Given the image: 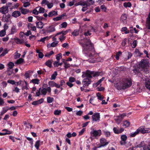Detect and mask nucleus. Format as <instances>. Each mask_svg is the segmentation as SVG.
<instances>
[{
    "mask_svg": "<svg viewBox=\"0 0 150 150\" xmlns=\"http://www.w3.org/2000/svg\"><path fill=\"white\" fill-rule=\"evenodd\" d=\"M91 135H93L94 137L97 136H100L101 134V131L100 129H98V130H93L91 132Z\"/></svg>",
    "mask_w": 150,
    "mask_h": 150,
    "instance_id": "nucleus-7",
    "label": "nucleus"
},
{
    "mask_svg": "<svg viewBox=\"0 0 150 150\" xmlns=\"http://www.w3.org/2000/svg\"><path fill=\"white\" fill-rule=\"evenodd\" d=\"M44 99L41 98L38 101H34L32 103H42L43 102Z\"/></svg>",
    "mask_w": 150,
    "mask_h": 150,
    "instance_id": "nucleus-46",
    "label": "nucleus"
},
{
    "mask_svg": "<svg viewBox=\"0 0 150 150\" xmlns=\"http://www.w3.org/2000/svg\"><path fill=\"white\" fill-rule=\"evenodd\" d=\"M23 106H12L11 107L8 106H7L8 110H14L16 109L18 107H21Z\"/></svg>",
    "mask_w": 150,
    "mask_h": 150,
    "instance_id": "nucleus-27",
    "label": "nucleus"
},
{
    "mask_svg": "<svg viewBox=\"0 0 150 150\" xmlns=\"http://www.w3.org/2000/svg\"><path fill=\"white\" fill-rule=\"evenodd\" d=\"M26 138L29 141H30V144L31 145H33V139L32 138H30L28 137H26Z\"/></svg>",
    "mask_w": 150,
    "mask_h": 150,
    "instance_id": "nucleus-53",
    "label": "nucleus"
},
{
    "mask_svg": "<svg viewBox=\"0 0 150 150\" xmlns=\"http://www.w3.org/2000/svg\"><path fill=\"white\" fill-rule=\"evenodd\" d=\"M66 16V13H64L62 15L57 17L56 18H53V20L54 21H57L59 20H60L64 18V17Z\"/></svg>",
    "mask_w": 150,
    "mask_h": 150,
    "instance_id": "nucleus-16",
    "label": "nucleus"
},
{
    "mask_svg": "<svg viewBox=\"0 0 150 150\" xmlns=\"http://www.w3.org/2000/svg\"><path fill=\"white\" fill-rule=\"evenodd\" d=\"M149 62L147 60L143 59L139 62L138 65L144 72L148 73L149 70Z\"/></svg>",
    "mask_w": 150,
    "mask_h": 150,
    "instance_id": "nucleus-2",
    "label": "nucleus"
},
{
    "mask_svg": "<svg viewBox=\"0 0 150 150\" xmlns=\"http://www.w3.org/2000/svg\"><path fill=\"white\" fill-rule=\"evenodd\" d=\"M58 41H56V42H53L51 44L50 47H56L57 45L58 44Z\"/></svg>",
    "mask_w": 150,
    "mask_h": 150,
    "instance_id": "nucleus-49",
    "label": "nucleus"
},
{
    "mask_svg": "<svg viewBox=\"0 0 150 150\" xmlns=\"http://www.w3.org/2000/svg\"><path fill=\"white\" fill-rule=\"evenodd\" d=\"M15 54V55L14 56L15 59H17L20 57L21 55L18 52H16Z\"/></svg>",
    "mask_w": 150,
    "mask_h": 150,
    "instance_id": "nucleus-59",
    "label": "nucleus"
},
{
    "mask_svg": "<svg viewBox=\"0 0 150 150\" xmlns=\"http://www.w3.org/2000/svg\"><path fill=\"white\" fill-rule=\"evenodd\" d=\"M122 54L121 52L119 51L116 54L115 58L117 60H119L120 56Z\"/></svg>",
    "mask_w": 150,
    "mask_h": 150,
    "instance_id": "nucleus-38",
    "label": "nucleus"
},
{
    "mask_svg": "<svg viewBox=\"0 0 150 150\" xmlns=\"http://www.w3.org/2000/svg\"><path fill=\"white\" fill-rule=\"evenodd\" d=\"M132 85V81L131 79H125L122 82L117 85V88L118 90L125 89L130 87Z\"/></svg>",
    "mask_w": 150,
    "mask_h": 150,
    "instance_id": "nucleus-1",
    "label": "nucleus"
},
{
    "mask_svg": "<svg viewBox=\"0 0 150 150\" xmlns=\"http://www.w3.org/2000/svg\"><path fill=\"white\" fill-rule=\"evenodd\" d=\"M91 79H89L88 78L84 79L82 81V83L83 87H87L89 84L91 83Z\"/></svg>",
    "mask_w": 150,
    "mask_h": 150,
    "instance_id": "nucleus-6",
    "label": "nucleus"
},
{
    "mask_svg": "<svg viewBox=\"0 0 150 150\" xmlns=\"http://www.w3.org/2000/svg\"><path fill=\"white\" fill-rule=\"evenodd\" d=\"M100 142L101 144L98 147L100 148L108 144L109 142H106V140L105 138H101L100 140Z\"/></svg>",
    "mask_w": 150,
    "mask_h": 150,
    "instance_id": "nucleus-11",
    "label": "nucleus"
},
{
    "mask_svg": "<svg viewBox=\"0 0 150 150\" xmlns=\"http://www.w3.org/2000/svg\"><path fill=\"white\" fill-rule=\"evenodd\" d=\"M6 34L5 30H3L0 31V36L1 37L4 36Z\"/></svg>",
    "mask_w": 150,
    "mask_h": 150,
    "instance_id": "nucleus-41",
    "label": "nucleus"
},
{
    "mask_svg": "<svg viewBox=\"0 0 150 150\" xmlns=\"http://www.w3.org/2000/svg\"><path fill=\"white\" fill-rule=\"evenodd\" d=\"M14 40L16 42V43L18 44H22L23 43L20 39H19L17 38H15Z\"/></svg>",
    "mask_w": 150,
    "mask_h": 150,
    "instance_id": "nucleus-30",
    "label": "nucleus"
},
{
    "mask_svg": "<svg viewBox=\"0 0 150 150\" xmlns=\"http://www.w3.org/2000/svg\"><path fill=\"white\" fill-rule=\"evenodd\" d=\"M137 45V41L134 40L132 44V47L133 48L136 47Z\"/></svg>",
    "mask_w": 150,
    "mask_h": 150,
    "instance_id": "nucleus-54",
    "label": "nucleus"
},
{
    "mask_svg": "<svg viewBox=\"0 0 150 150\" xmlns=\"http://www.w3.org/2000/svg\"><path fill=\"white\" fill-rule=\"evenodd\" d=\"M52 60H48L45 63V64L47 67L51 68L52 67Z\"/></svg>",
    "mask_w": 150,
    "mask_h": 150,
    "instance_id": "nucleus-25",
    "label": "nucleus"
},
{
    "mask_svg": "<svg viewBox=\"0 0 150 150\" xmlns=\"http://www.w3.org/2000/svg\"><path fill=\"white\" fill-rule=\"evenodd\" d=\"M146 26L147 29L150 30V12L146 19Z\"/></svg>",
    "mask_w": 150,
    "mask_h": 150,
    "instance_id": "nucleus-15",
    "label": "nucleus"
},
{
    "mask_svg": "<svg viewBox=\"0 0 150 150\" xmlns=\"http://www.w3.org/2000/svg\"><path fill=\"white\" fill-rule=\"evenodd\" d=\"M139 133L144 134L145 133L150 132V129L148 128H145L144 126H142L138 129Z\"/></svg>",
    "mask_w": 150,
    "mask_h": 150,
    "instance_id": "nucleus-5",
    "label": "nucleus"
},
{
    "mask_svg": "<svg viewBox=\"0 0 150 150\" xmlns=\"http://www.w3.org/2000/svg\"><path fill=\"white\" fill-rule=\"evenodd\" d=\"M24 61V59L22 58H20L19 59L17 60L15 62V64H19L22 63Z\"/></svg>",
    "mask_w": 150,
    "mask_h": 150,
    "instance_id": "nucleus-33",
    "label": "nucleus"
},
{
    "mask_svg": "<svg viewBox=\"0 0 150 150\" xmlns=\"http://www.w3.org/2000/svg\"><path fill=\"white\" fill-rule=\"evenodd\" d=\"M145 86L146 87L150 90V82L148 81L146 82Z\"/></svg>",
    "mask_w": 150,
    "mask_h": 150,
    "instance_id": "nucleus-55",
    "label": "nucleus"
},
{
    "mask_svg": "<svg viewBox=\"0 0 150 150\" xmlns=\"http://www.w3.org/2000/svg\"><path fill=\"white\" fill-rule=\"evenodd\" d=\"M83 47V51L85 54L86 52L91 51V50L94 49L93 46L90 40H88L86 42L82 44Z\"/></svg>",
    "mask_w": 150,
    "mask_h": 150,
    "instance_id": "nucleus-3",
    "label": "nucleus"
},
{
    "mask_svg": "<svg viewBox=\"0 0 150 150\" xmlns=\"http://www.w3.org/2000/svg\"><path fill=\"white\" fill-rule=\"evenodd\" d=\"M93 71V76L94 77L99 76L101 73L99 71L97 72H95L94 71Z\"/></svg>",
    "mask_w": 150,
    "mask_h": 150,
    "instance_id": "nucleus-48",
    "label": "nucleus"
},
{
    "mask_svg": "<svg viewBox=\"0 0 150 150\" xmlns=\"http://www.w3.org/2000/svg\"><path fill=\"white\" fill-rule=\"evenodd\" d=\"M104 135L106 136V137H109L110 135V133L109 131H104Z\"/></svg>",
    "mask_w": 150,
    "mask_h": 150,
    "instance_id": "nucleus-47",
    "label": "nucleus"
},
{
    "mask_svg": "<svg viewBox=\"0 0 150 150\" xmlns=\"http://www.w3.org/2000/svg\"><path fill=\"white\" fill-rule=\"evenodd\" d=\"M41 88H40L38 90H37L36 92V96H39L40 94Z\"/></svg>",
    "mask_w": 150,
    "mask_h": 150,
    "instance_id": "nucleus-63",
    "label": "nucleus"
},
{
    "mask_svg": "<svg viewBox=\"0 0 150 150\" xmlns=\"http://www.w3.org/2000/svg\"><path fill=\"white\" fill-rule=\"evenodd\" d=\"M59 61H56L54 62L53 63V64L54 67H57L59 65L61 66L62 64V62L59 63Z\"/></svg>",
    "mask_w": 150,
    "mask_h": 150,
    "instance_id": "nucleus-29",
    "label": "nucleus"
},
{
    "mask_svg": "<svg viewBox=\"0 0 150 150\" xmlns=\"http://www.w3.org/2000/svg\"><path fill=\"white\" fill-rule=\"evenodd\" d=\"M8 68L7 69H12L13 67L14 66V63L11 62H10L8 64Z\"/></svg>",
    "mask_w": 150,
    "mask_h": 150,
    "instance_id": "nucleus-31",
    "label": "nucleus"
},
{
    "mask_svg": "<svg viewBox=\"0 0 150 150\" xmlns=\"http://www.w3.org/2000/svg\"><path fill=\"white\" fill-rule=\"evenodd\" d=\"M130 125V122L126 120L124 121L123 123L121 124V127H123L126 128L128 127Z\"/></svg>",
    "mask_w": 150,
    "mask_h": 150,
    "instance_id": "nucleus-18",
    "label": "nucleus"
},
{
    "mask_svg": "<svg viewBox=\"0 0 150 150\" xmlns=\"http://www.w3.org/2000/svg\"><path fill=\"white\" fill-rule=\"evenodd\" d=\"M6 71L7 74L8 76H10L13 73V69H7Z\"/></svg>",
    "mask_w": 150,
    "mask_h": 150,
    "instance_id": "nucleus-37",
    "label": "nucleus"
},
{
    "mask_svg": "<svg viewBox=\"0 0 150 150\" xmlns=\"http://www.w3.org/2000/svg\"><path fill=\"white\" fill-rule=\"evenodd\" d=\"M56 83L53 81H50L49 82V85L51 87H54L55 86Z\"/></svg>",
    "mask_w": 150,
    "mask_h": 150,
    "instance_id": "nucleus-50",
    "label": "nucleus"
},
{
    "mask_svg": "<svg viewBox=\"0 0 150 150\" xmlns=\"http://www.w3.org/2000/svg\"><path fill=\"white\" fill-rule=\"evenodd\" d=\"M39 80L38 79H32L30 81V83L32 82L33 83L38 84Z\"/></svg>",
    "mask_w": 150,
    "mask_h": 150,
    "instance_id": "nucleus-35",
    "label": "nucleus"
},
{
    "mask_svg": "<svg viewBox=\"0 0 150 150\" xmlns=\"http://www.w3.org/2000/svg\"><path fill=\"white\" fill-rule=\"evenodd\" d=\"M45 10V9L44 8L42 7H40L39 11L38 12L39 13H44L45 12L44 11Z\"/></svg>",
    "mask_w": 150,
    "mask_h": 150,
    "instance_id": "nucleus-58",
    "label": "nucleus"
},
{
    "mask_svg": "<svg viewBox=\"0 0 150 150\" xmlns=\"http://www.w3.org/2000/svg\"><path fill=\"white\" fill-rule=\"evenodd\" d=\"M17 31V30L15 26H13V27L11 29V34H13L15 33Z\"/></svg>",
    "mask_w": 150,
    "mask_h": 150,
    "instance_id": "nucleus-44",
    "label": "nucleus"
},
{
    "mask_svg": "<svg viewBox=\"0 0 150 150\" xmlns=\"http://www.w3.org/2000/svg\"><path fill=\"white\" fill-rule=\"evenodd\" d=\"M127 15L125 14H122L120 18L121 22L124 24H126L127 23Z\"/></svg>",
    "mask_w": 150,
    "mask_h": 150,
    "instance_id": "nucleus-12",
    "label": "nucleus"
},
{
    "mask_svg": "<svg viewBox=\"0 0 150 150\" xmlns=\"http://www.w3.org/2000/svg\"><path fill=\"white\" fill-rule=\"evenodd\" d=\"M85 131V128H83V129H81V130L79 132V135L81 136L82 135Z\"/></svg>",
    "mask_w": 150,
    "mask_h": 150,
    "instance_id": "nucleus-61",
    "label": "nucleus"
},
{
    "mask_svg": "<svg viewBox=\"0 0 150 150\" xmlns=\"http://www.w3.org/2000/svg\"><path fill=\"white\" fill-rule=\"evenodd\" d=\"M35 146L37 149L38 150L39 149V146H40V140H38L36 142Z\"/></svg>",
    "mask_w": 150,
    "mask_h": 150,
    "instance_id": "nucleus-34",
    "label": "nucleus"
},
{
    "mask_svg": "<svg viewBox=\"0 0 150 150\" xmlns=\"http://www.w3.org/2000/svg\"><path fill=\"white\" fill-rule=\"evenodd\" d=\"M88 54H87V52H86V54H85L87 55H88L89 57L92 58L93 57H94L95 54L94 49L92 50H91V51H88Z\"/></svg>",
    "mask_w": 150,
    "mask_h": 150,
    "instance_id": "nucleus-19",
    "label": "nucleus"
},
{
    "mask_svg": "<svg viewBox=\"0 0 150 150\" xmlns=\"http://www.w3.org/2000/svg\"><path fill=\"white\" fill-rule=\"evenodd\" d=\"M55 31L54 27L53 26H50L47 30V33H50Z\"/></svg>",
    "mask_w": 150,
    "mask_h": 150,
    "instance_id": "nucleus-24",
    "label": "nucleus"
},
{
    "mask_svg": "<svg viewBox=\"0 0 150 150\" xmlns=\"http://www.w3.org/2000/svg\"><path fill=\"white\" fill-rule=\"evenodd\" d=\"M47 102L50 103L52 102L54 100L53 98L48 97L47 98Z\"/></svg>",
    "mask_w": 150,
    "mask_h": 150,
    "instance_id": "nucleus-45",
    "label": "nucleus"
},
{
    "mask_svg": "<svg viewBox=\"0 0 150 150\" xmlns=\"http://www.w3.org/2000/svg\"><path fill=\"white\" fill-rule=\"evenodd\" d=\"M8 52V51L7 49H5L3 52L1 54V56H4Z\"/></svg>",
    "mask_w": 150,
    "mask_h": 150,
    "instance_id": "nucleus-60",
    "label": "nucleus"
},
{
    "mask_svg": "<svg viewBox=\"0 0 150 150\" xmlns=\"http://www.w3.org/2000/svg\"><path fill=\"white\" fill-rule=\"evenodd\" d=\"M62 28H65L67 26V23L66 22H63L61 24Z\"/></svg>",
    "mask_w": 150,
    "mask_h": 150,
    "instance_id": "nucleus-64",
    "label": "nucleus"
},
{
    "mask_svg": "<svg viewBox=\"0 0 150 150\" xmlns=\"http://www.w3.org/2000/svg\"><path fill=\"white\" fill-rule=\"evenodd\" d=\"M144 146V142H141V143L135 146L136 148H141L142 147H143Z\"/></svg>",
    "mask_w": 150,
    "mask_h": 150,
    "instance_id": "nucleus-39",
    "label": "nucleus"
},
{
    "mask_svg": "<svg viewBox=\"0 0 150 150\" xmlns=\"http://www.w3.org/2000/svg\"><path fill=\"white\" fill-rule=\"evenodd\" d=\"M30 3L29 1H27L24 3L23 6L25 7H26L30 6Z\"/></svg>",
    "mask_w": 150,
    "mask_h": 150,
    "instance_id": "nucleus-56",
    "label": "nucleus"
},
{
    "mask_svg": "<svg viewBox=\"0 0 150 150\" xmlns=\"http://www.w3.org/2000/svg\"><path fill=\"white\" fill-rule=\"evenodd\" d=\"M41 92L42 94L43 95H46L47 93L46 91V88H43L41 90Z\"/></svg>",
    "mask_w": 150,
    "mask_h": 150,
    "instance_id": "nucleus-43",
    "label": "nucleus"
},
{
    "mask_svg": "<svg viewBox=\"0 0 150 150\" xmlns=\"http://www.w3.org/2000/svg\"><path fill=\"white\" fill-rule=\"evenodd\" d=\"M8 108H7V106L4 107L2 108V110L1 112L0 115L2 116L4 113H6L8 111Z\"/></svg>",
    "mask_w": 150,
    "mask_h": 150,
    "instance_id": "nucleus-23",
    "label": "nucleus"
},
{
    "mask_svg": "<svg viewBox=\"0 0 150 150\" xmlns=\"http://www.w3.org/2000/svg\"><path fill=\"white\" fill-rule=\"evenodd\" d=\"M113 130L114 133L117 134L121 133L124 131V129L123 128H119L118 127H114Z\"/></svg>",
    "mask_w": 150,
    "mask_h": 150,
    "instance_id": "nucleus-9",
    "label": "nucleus"
},
{
    "mask_svg": "<svg viewBox=\"0 0 150 150\" xmlns=\"http://www.w3.org/2000/svg\"><path fill=\"white\" fill-rule=\"evenodd\" d=\"M93 71H91L88 70H87L85 72H83L82 77L83 78H86L89 79H91L93 77Z\"/></svg>",
    "mask_w": 150,
    "mask_h": 150,
    "instance_id": "nucleus-4",
    "label": "nucleus"
},
{
    "mask_svg": "<svg viewBox=\"0 0 150 150\" xmlns=\"http://www.w3.org/2000/svg\"><path fill=\"white\" fill-rule=\"evenodd\" d=\"M61 113V110H56L54 111V114L56 115H59Z\"/></svg>",
    "mask_w": 150,
    "mask_h": 150,
    "instance_id": "nucleus-42",
    "label": "nucleus"
},
{
    "mask_svg": "<svg viewBox=\"0 0 150 150\" xmlns=\"http://www.w3.org/2000/svg\"><path fill=\"white\" fill-rule=\"evenodd\" d=\"M139 133V132L137 129L134 132L130 133V136L131 137H134L137 135Z\"/></svg>",
    "mask_w": 150,
    "mask_h": 150,
    "instance_id": "nucleus-26",
    "label": "nucleus"
},
{
    "mask_svg": "<svg viewBox=\"0 0 150 150\" xmlns=\"http://www.w3.org/2000/svg\"><path fill=\"white\" fill-rule=\"evenodd\" d=\"M86 2L88 4L89 6L93 5L94 3V2L93 1V0H87Z\"/></svg>",
    "mask_w": 150,
    "mask_h": 150,
    "instance_id": "nucleus-52",
    "label": "nucleus"
},
{
    "mask_svg": "<svg viewBox=\"0 0 150 150\" xmlns=\"http://www.w3.org/2000/svg\"><path fill=\"white\" fill-rule=\"evenodd\" d=\"M75 79L73 77H71L69 79V81L71 83L74 82L75 81Z\"/></svg>",
    "mask_w": 150,
    "mask_h": 150,
    "instance_id": "nucleus-57",
    "label": "nucleus"
},
{
    "mask_svg": "<svg viewBox=\"0 0 150 150\" xmlns=\"http://www.w3.org/2000/svg\"><path fill=\"white\" fill-rule=\"evenodd\" d=\"M131 4L129 2H128L127 3L125 2L124 4V6L125 7H130L131 6Z\"/></svg>",
    "mask_w": 150,
    "mask_h": 150,
    "instance_id": "nucleus-40",
    "label": "nucleus"
},
{
    "mask_svg": "<svg viewBox=\"0 0 150 150\" xmlns=\"http://www.w3.org/2000/svg\"><path fill=\"white\" fill-rule=\"evenodd\" d=\"M127 137L125 135H122L120 137L121 141L123 142H126L127 139Z\"/></svg>",
    "mask_w": 150,
    "mask_h": 150,
    "instance_id": "nucleus-32",
    "label": "nucleus"
},
{
    "mask_svg": "<svg viewBox=\"0 0 150 150\" xmlns=\"http://www.w3.org/2000/svg\"><path fill=\"white\" fill-rule=\"evenodd\" d=\"M47 5L48 8H50L53 7V4L52 3H49V2Z\"/></svg>",
    "mask_w": 150,
    "mask_h": 150,
    "instance_id": "nucleus-62",
    "label": "nucleus"
},
{
    "mask_svg": "<svg viewBox=\"0 0 150 150\" xmlns=\"http://www.w3.org/2000/svg\"><path fill=\"white\" fill-rule=\"evenodd\" d=\"M21 12L23 14H25L30 12V11L27 9L21 8L20 9Z\"/></svg>",
    "mask_w": 150,
    "mask_h": 150,
    "instance_id": "nucleus-22",
    "label": "nucleus"
},
{
    "mask_svg": "<svg viewBox=\"0 0 150 150\" xmlns=\"http://www.w3.org/2000/svg\"><path fill=\"white\" fill-rule=\"evenodd\" d=\"M1 13L4 14L7 13L8 11V7L7 6H4L1 8Z\"/></svg>",
    "mask_w": 150,
    "mask_h": 150,
    "instance_id": "nucleus-14",
    "label": "nucleus"
},
{
    "mask_svg": "<svg viewBox=\"0 0 150 150\" xmlns=\"http://www.w3.org/2000/svg\"><path fill=\"white\" fill-rule=\"evenodd\" d=\"M36 26L38 28L42 29L43 27V23L41 21L36 22Z\"/></svg>",
    "mask_w": 150,
    "mask_h": 150,
    "instance_id": "nucleus-21",
    "label": "nucleus"
},
{
    "mask_svg": "<svg viewBox=\"0 0 150 150\" xmlns=\"http://www.w3.org/2000/svg\"><path fill=\"white\" fill-rule=\"evenodd\" d=\"M79 30H75L73 32H72L71 34L74 36H76L79 35Z\"/></svg>",
    "mask_w": 150,
    "mask_h": 150,
    "instance_id": "nucleus-28",
    "label": "nucleus"
},
{
    "mask_svg": "<svg viewBox=\"0 0 150 150\" xmlns=\"http://www.w3.org/2000/svg\"><path fill=\"white\" fill-rule=\"evenodd\" d=\"M56 59H57V61H59L60 57H62V54L60 53L56 55Z\"/></svg>",
    "mask_w": 150,
    "mask_h": 150,
    "instance_id": "nucleus-51",
    "label": "nucleus"
},
{
    "mask_svg": "<svg viewBox=\"0 0 150 150\" xmlns=\"http://www.w3.org/2000/svg\"><path fill=\"white\" fill-rule=\"evenodd\" d=\"M126 113H123L122 114L120 115L117 117V118L116 119V120L119 122H120L122 120L124 117L126 116Z\"/></svg>",
    "mask_w": 150,
    "mask_h": 150,
    "instance_id": "nucleus-13",
    "label": "nucleus"
},
{
    "mask_svg": "<svg viewBox=\"0 0 150 150\" xmlns=\"http://www.w3.org/2000/svg\"><path fill=\"white\" fill-rule=\"evenodd\" d=\"M21 15L20 12L18 11H14L12 14V16L15 18H17L20 16Z\"/></svg>",
    "mask_w": 150,
    "mask_h": 150,
    "instance_id": "nucleus-17",
    "label": "nucleus"
},
{
    "mask_svg": "<svg viewBox=\"0 0 150 150\" xmlns=\"http://www.w3.org/2000/svg\"><path fill=\"white\" fill-rule=\"evenodd\" d=\"M57 73L56 71H55L53 74H52L50 78L51 80L55 79L57 75Z\"/></svg>",
    "mask_w": 150,
    "mask_h": 150,
    "instance_id": "nucleus-36",
    "label": "nucleus"
},
{
    "mask_svg": "<svg viewBox=\"0 0 150 150\" xmlns=\"http://www.w3.org/2000/svg\"><path fill=\"white\" fill-rule=\"evenodd\" d=\"M133 68L134 69H133V71L135 74H137L140 73L141 71L142 70L141 68L139 67L138 65L134 66Z\"/></svg>",
    "mask_w": 150,
    "mask_h": 150,
    "instance_id": "nucleus-8",
    "label": "nucleus"
},
{
    "mask_svg": "<svg viewBox=\"0 0 150 150\" xmlns=\"http://www.w3.org/2000/svg\"><path fill=\"white\" fill-rule=\"evenodd\" d=\"M58 15L57 11H52L50 12L48 14V16L49 17H52L53 16H55Z\"/></svg>",
    "mask_w": 150,
    "mask_h": 150,
    "instance_id": "nucleus-20",
    "label": "nucleus"
},
{
    "mask_svg": "<svg viewBox=\"0 0 150 150\" xmlns=\"http://www.w3.org/2000/svg\"><path fill=\"white\" fill-rule=\"evenodd\" d=\"M92 120L93 121H97L100 120V115L99 113L96 112L92 116Z\"/></svg>",
    "mask_w": 150,
    "mask_h": 150,
    "instance_id": "nucleus-10",
    "label": "nucleus"
}]
</instances>
